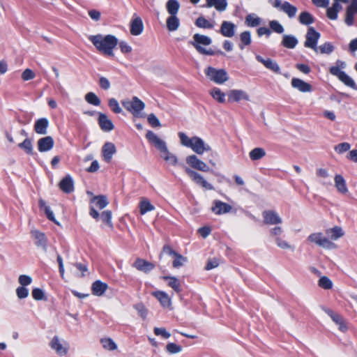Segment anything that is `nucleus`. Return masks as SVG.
Here are the masks:
<instances>
[{
    "label": "nucleus",
    "instance_id": "obj_19",
    "mask_svg": "<svg viewBox=\"0 0 357 357\" xmlns=\"http://www.w3.org/2000/svg\"><path fill=\"white\" fill-rule=\"evenodd\" d=\"M151 294L157 298L160 302L162 307L165 308H172V298L171 297L163 291H155Z\"/></svg>",
    "mask_w": 357,
    "mask_h": 357
},
{
    "label": "nucleus",
    "instance_id": "obj_46",
    "mask_svg": "<svg viewBox=\"0 0 357 357\" xmlns=\"http://www.w3.org/2000/svg\"><path fill=\"white\" fill-rule=\"evenodd\" d=\"M101 344L105 349L113 351L116 349L117 345L114 341L109 337H105L100 340Z\"/></svg>",
    "mask_w": 357,
    "mask_h": 357
},
{
    "label": "nucleus",
    "instance_id": "obj_2",
    "mask_svg": "<svg viewBox=\"0 0 357 357\" xmlns=\"http://www.w3.org/2000/svg\"><path fill=\"white\" fill-rule=\"evenodd\" d=\"M192 39V40L190 41V44L192 45L196 49V50L201 54L208 56H213L215 54H224V53L220 50L215 52L211 48L206 49L202 46H207L211 44L212 40L210 37L207 36L202 35L199 33H195L193 36Z\"/></svg>",
    "mask_w": 357,
    "mask_h": 357
},
{
    "label": "nucleus",
    "instance_id": "obj_21",
    "mask_svg": "<svg viewBox=\"0 0 357 357\" xmlns=\"http://www.w3.org/2000/svg\"><path fill=\"white\" fill-rule=\"evenodd\" d=\"M37 145L40 152H47L53 148L54 141L51 136H47L39 139Z\"/></svg>",
    "mask_w": 357,
    "mask_h": 357
},
{
    "label": "nucleus",
    "instance_id": "obj_11",
    "mask_svg": "<svg viewBox=\"0 0 357 357\" xmlns=\"http://www.w3.org/2000/svg\"><path fill=\"white\" fill-rule=\"evenodd\" d=\"M186 163L192 168L204 172L210 171L209 167L206 162L200 160L196 155H190L186 157Z\"/></svg>",
    "mask_w": 357,
    "mask_h": 357
},
{
    "label": "nucleus",
    "instance_id": "obj_5",
    "mask_svg": "<svg viewBox=\"0 0 357 357\" xmlns=\"http://www.w3.org/2000/svg\"><path fill=\"white\" fill-rule=\"evenodd\" d=\"M205 74L210 80L218 84H222L229 79L228 74L225 69L209 66L205 70Z\"/></svg>",
    "mask_w": 357,
    "mask_h": 357
},
{
    "label": "nucleus",
    "instance_id": "obj_10",
    "mask_svg": "<svg viewBox=\"0 0 357 357\" xmlns=\"http://www.w3.org/2000/svg\"><path fill=\"white\" fill-rule=\"evenodd\" d=\"M161 255H167L172 257L174 259L173 266L174 267L183 266L185 265V262L187 261L186 257L174 251L168 245H164Z\"/></svg>",
    "mask_w": 357,
    "mask_h": 357
},
{
    "label": "nucleus",
    "instance_id": "obj_30",
    "mask_svg": "<svg viewBox=\"0 0 357 357\" xmlns=\"http://www.w3.org/2000/svg\"><path fill=\"white\" fill-rule=\"evenodd\" d=\"M31 234L36 239V245L45 251L47 250V238L45 234L34 230L31 231Z\"/></svg>",
    "mask_w": 357,
    "mask_h": 357
},
{
    "label": "nucleus",
    "instance_id": "obj_8",
    "mask_svg": "<svg viewBox=\"0 0 357 357\" xmlns=\"http://www.w3.org/2000/svg\"><path fill=\"white\" fill-rule=\"evenodd\" d=\"M307 241L328 250H334L337 248L336 244L331 241L321 232L311 234L308 236Z\"/></svg>",
    "mask_w": 357,
    "mask_h": 357
},
{
    "label": "nucleus",
    "instance_id": "obj_18",
    "mask_svg": "<svg viewBox=\"0 0 357 357\" xmlns=\"http://www.w3.org/2000/svg\"><path fill=\"white\" fill-rule=\"evenodd\" d=\"M228 100L231 102H239L241 100H250L249 95L243 90L232 89L227 93Z\"/></svg>",
    "mask_w": 357,
    "mask_h": 357
},
{
    "label": "nucleus",
    "instance_id": "obj_52",
    "mask_svg": "<svg viewBox=\"0 0 357 357\" xmlns=\"http://www.w3.org/2000/svg\"><path fill=\"white\" fill-rule=\"evenodd\" d=\"M334 50V46L328 42L324 43L323 45L318 46V52L321 54H330Z\"/></svg>",
    "mask_w": 357,
    "mask_h": 357
},
{
    "label": "nucleus",
    "instance_id": "obj_42",
    "mask_svg": "<svg viewBox=\"0 0 357 357\" xmlns=\"http://www.w3.org/2000/svg\"><path fill=\"white\" fill-rule=\"evenodd\" d=\"M261 22L260 17L257 16L255 14H249L245 17V23L248 26L255 27L259 25Z\"/></svg>",
    "mask_w": 357,
    "mask_h": 357
},
{
    "label": "nucleus",
    "instance_id": "obj_28",
    "mask_svg": "<svg viewBox=\"0 0 357 357\" xmlns=\"http://www.w3.org/2000/svg\"><path fill=\"white\" fill-rule=\"evenodd\" d=\"M291 86L303 93L312 91V86L310 84L298 78H293L291 79Z\"/></svg>",
    "mask_w": 357,
    "mask_h": 357
},
{
    "label": "nucleus",
    "instance_id": "obj_24",
    "mask_svg": "<svg viewBox=\"0 0 357 357\" xmlns=\"http://www.w3.org/2000/svg\"><path fill=\"white\" fill-rule=\"evenodd\" d=\"M256 59L259 63H261L262 64H264L266 68L272 70L273 72H274L275 73H278V74L281 73L280 68L276 61H275L271 59H264L260 55H256Z\"/></svg>",
    "mask_w": 357,
    "mask_h": 357
},
{
    "label": "nucleus",
    "instance_id": "obj_53",
    "mask_svg": "<svg viewBox=\"0 0 357 357\" xmlns=\"http://www.w3.org/2000/svg\"><path fill=\"white\" fill-rule=\"evenodd\" d=\"M100 219L108 227L113 228V224L112 222V212L110 211H104L100 215Z\"/></svg>",
    "mask_w": 357,
    "mask_h": 357
},
{
    "label": "nucleus",
    "instance_id": "obj_3",
    "mask_svg": "<svg viewBox=\"0 0 357 357\" xmlns=\"http://www.w3.org/2000/svg\"><path fill=\"white\" fill-rule=\"evenodd\" d=\"M146 138L159 151L160 158L165 162L174 154L169 151L167 143L153 131L149 130L146 134Z\"/></svg>",
    "mask_w": 357,
    "mask_h": 357
},
{
    "label": "nucleus",
    "instance_id": "obj_25",
    "mask_svg": "<svg viewBox=\"0 0 357 357\" xmlns=\"http://www.w3.org/2000/svg\"><path fill=\"white\" fill-rule=\"evenodd\" d=\"M98 121L101 130L105 132L112 131L114 128L112 121L103 113H99Z\"/></svg>",
    "mask_w": 357,
    "mask_h": 357
},
{
    "label": "nucleus",
    "instance_id": "obj_60",
    "mask_svg": "<svg viewBox=\"0 0 357 357\" xmlns=\"http://www.w3.org/2000/svg\"><path fill=\"white\" fill-rule=\"evenodd\" d=\"M32 296L35 300L41 301L45 298L43 291L40 288H35L32 291Z\"/></svg>",
    "mask_w": 357,
    "mask_h": 357
},
{
    "label": "nucleus",
    "instance_id": "obj_48",
    "mask_svg": "<svg viewBox=\"0 0 357 357\" xmlns=\"http://www.w3.org/2000/svg\"><path fill=\"white\" fill-rule=\"evenodd\" d=\"M319 286L324 289H331L333 288V282L326 276H321L318 281Z\"/></svg>",
    "mask_w": 357,
    "mask_h": 357
},
{
    "label": "nucleus",
    "instance_id": "obj_22",
    "mask_svg": "<svg viewBox=\"0 0 357 357\" xmlns=\"http://www.w3.org/2000/svg\"><path fill=\"white\" fill-rule=\"evenodd\" d=\"M143 30L144 24L141 17L134 15L130 22V33L133 36H139L142 33Z\"/></svg>",
    "mask_w": 357,
    "mask_h": 357
},
{
    "label": "nucleus",
    "instance_id": "obj_34",
    "mask_svg": "<svg viewBox=\"0 0 357 357\" xmlns=\"http://www.w3.org/2000/svg\"><path fill=\"white\" fill-rule=\"evenodd\" d=\"M335 185L339 192L346 194L348 192L345 179L342 176L337 174L334 178Z\"/></svg>",
    "mask_w": 357,
    "mask_h": 357
},
{
    "label": "nucleus",
    "instance_id": "obj_35",
    "mask_svg": "<svg viewBox=\"0 0 357 357\" xmlns=\"http://www.w3.org/2000/svg\"><path fill=\"white\" fill-rule=\"evenodd\" d=\"M326 234L331 240L333 241L337 240L344 234L342 229L339 226H335L333 228L326 229Z\"/></svg>",
    "mask_w": 357,
    "mask_h": 357
},
{
    "label": "nucleus",
    "instance_id": "obj_61",
    "mask_svg": "<svg viewBox=\"0 0 357 357\" xmlns=\"http://www.w3.org/2000/svg\"><path fill=\"white\" fill-rule=\"evenodd\" d=\"M351 146L349 143L343 142L340 143L335 147V150L338 153H343L349 150Z\"/></svg>",
    "mask_w": 357,
    "mask_h": 357
},
{
    "label": "nucleus",
    "instance_id": "obj_41",
    "mask_svg": "<svg viewBox=\"0 0 357 357\" xmlns=\"http://www.w3.org/2000/svg\"><path fill=\"white\" fill-rule=\"evenodd\" d=\"M210 94L218 102L224 103L225 102V94L219 88L214 87L212 89Z\"/></svg>",
    "mask_w": 357,
    "mask_h": 357
},
{
    "label": "nucleus",
    "instance_id": "obj_1",
    "mask_svg": "<svg viewBox=\"0 0 357 357\" xmlns=\"http://www.w3.org/2000/svg\"><path fill=\"white\" fill-rule=\"evenodd\" d=\"M88 38L100 53L106 56H114V49L118 45V39L114 36L97 34L91 35Z\"/></svg>",
    "mask_w": 357,
    "mask_h": 357
},
{
    "label": "nucleus",
    "instance_id": "obj_43",
    "mask_svg": "<svg viewBox=\"0 0 357 357\" xmlns=\"http://www.w3.org/2000/svg\"><path fill=\"white\" fill-rule=\"evenodd\" d=\"M18 146L24 150L26 153L29 155L33 154V148L31 139L26 138L22 143L18 144Z\"/></svg>",
    "mask_w": 357,
    "mask_h": 357
},
{
    "label": "nucleus",
    "instance_id": "obj_7",
    "mask_svg": "<svg viewBox=\"0 0 357 357\" xmlns=\"http://www.w3.org/2000/svg\"><path fill=\"white\" fill-rule=\"evenodd\" d=\"M268 2L273 8L283 12L289 18H294L298 11L297 8L291 5L288 1H282L281 0H268Z\"/></svg>",
    "mask_w": 357,
    "mask_h": 357
},
{
    "label": "nucleus",
    "instance_id": "obj_20",
    "mask_svg": "<svg viewBox=\"0 0 357 357\" xmlns=\"http://www.w3.org/2000/svg\"><path fill=\"white\" fill-rule=\"evenodd\" d=\"M236 26L231 22L223 21L222 22L220 33L225 37L232 38L235 36Z\"/></svg>",
    "mask_w": 357,
    "mask_h": 357
},
{
    "label": "nucleus",
    "instance_id": "obj_63",
    "mask_svg": "<svg viewBox=\"0 0 357 357\" xmlns=\"http://www.w3.org/2000/svg\"><path fill=\"white\" fill-rule=\"evenodd\" d=\"M154 333L158 336H162L165 339H168L171 334L166 331L164 328H155Z\"/></svg>",
    "mask_w": 357,
    "mask_h": 357
},
{
    "label": "nucleus",
    "instance_id": "obj_64",
    "mask_svg": "<svg viewBox=\"0 0 357 357\" xmlns=\"http://www.w3.org/2000/svg\"><path fill=\"white\" fill-rule=\"evenodd\" d=\"M151 264L142 259H137L133 264L134 268H149Z\"/></svg>",
    "mask_w": 357,
    "mask_h": 357
},
{
    "label": "nucleus",
    "instance_id": "obj_49",
    "mask_svg": "<svg viewBox=\"0 0 357 357\" xmlns=\"http://www.w3.org/2000/svg\"><path fill=\"white\" fill-rule=\"evenodd\" d=\"M195 24L197 26L204 29H212L214 26L213 23L208 22L204 17H199L195 21Z\"/></svg>",
    "mask_w": 357,
    "mask_h": 357
},
{
    "label": "nucleus",
    "instance_id": "obj_51",
    "mask_svg": "<svg viewBox=\"0 0 357 357\" xmlns=\"http://www.w3.org/2000/svg\"><path fill=\"white\" fill-rule=\"evenodd\" d=\"M108 105L111 110L115 114H120L123 112L116 99L112 98L108 100Z\"/></svg>",
    "mask_w": 357,
    "mask_h": 357
},
{
    "label": "nucleus",
    "instance_id": "obj_27",
    "mask_svg": "<svg viewBox=\"0 0 357 357\" xmlns=\"http://www.w3.org/2000/svg\"><path fill=\"white\" fill-rule=\"evenodd\" d=\"M60 189L66 192L70 193L74 190V182L70 175L66 176L59 183Z\"/></svg>",
    "mask_w": 357,
    "mask_h": 357
},
{
    "label": "nucleus",
    "instance_id": "obj_26",
    "mask_svg": "<svg viewBox=\"0 0 357 357\" xmlns=\"http://www.w3.org/2000/svg\"><path fill=\"white\" fill-rule=\"evenodd\" d=\"M49 126V121L47 118H40L36 121L34 124V131L38 135H46L47 128Z\"/></svg>",
    "mask_w": 357,
    "mask_h": 357
},
{
    "label": "nucleus",
    "instance_id": "obj_38",
    "mask_svg": "<svg viewBox=\"0 0 357 357\" xmlns=\"http://www.w3.org/2000/svg\"><path fill=\"white\" fill-rule=\"evenodd\" d=\"M155 207L146 198H142L139 202V211L141 215L152 211Z\"/></svg>",
    "mask_w": 357,
    "mask_h": 357
},
{
    "label": "nucleus",
    "instance_id": "obj_57",
    "mask_svg": "<svg viewBox=\"0 0 357 357\" xmlns=\"http://www.w3.org/2000/svg\"><path fill=\"white\" fill-rule=\"evenodd\" d=\"M355 15H356L349 9H346L344 22L347 26H351L354 25Z\"/></svg>",
    "mask_w": 357,
    "mask_h": 357
},
{
    "label": "nucleus",
    "instance_id": "obj_62",
    "mask_svg": "<svg viewBox=\"0 0 357 357\" xmlns=\"http://www.w3.org/2000/svg\"><path fill=\"white\" fill-rule=\"evenodd\" d=\"M29 294V290L24 287H20L16 289V294L20 299L26 298Z\"/></svg>",
    "mask_w": 357,
    "mask_h": 357
},
{
    "label": "nucleus",
    "instance_id": "obj_13",
    "mask_svg": "<svg viewBox=\"0 0 357 357\" xmlns=\"http://www.w3.org/2000/svg\"><path fill=\"white\" fill-rule=\"evenodd\" d=\"M324 312L331 318L333 321L338 326V329L345 333L348 330L347 324L342 315L330 309H324Z\"/></svg>",
    "mask_w": 357,
    "mask_h": 357
},
{
    "label": "nucleus",
    "instance_id": "obj_23",
    "mask_svg": "<svg viewBox=\"0 0 357 357\" xmlns=\"http://www.w3.org/2000/svg\"><path fill=\"white\" fill-rule=\"evenodd\" d=\"M116 152L115 145L112 142H106L102 148V155L105 162H109Z\"/></svg>",
    "mask_w": 357,
    "mask_h": 357
},
{
    "label": "nucleus",
    "instance_id": "obj_31",
    "mask_svg": "<svg viewBox=\"0 0 357 357\" xmlns=\"http://www.w3.org/2000/svg\"><path fill=\"white\" fill-rule=\"evenodd\" d=\"M107 285L106 283L102 282L100 280H96L92 284L91 290L93 295L100 296L107 289Z\"/></svg>",
    "mask_w": 357,
    "mask_h": 357
},
{
    "label": "nucleus",
    "instance_id": "obj_40",
    "mask_svg": "<svg viewBox=\"0 0 357 357\" xmlns=\"http://www.w3.org/2000/svg\"><path fill=\"white\" fill-rule=\"evenodd\" d=\"M298 21L301 24L310 25L314 22V18L309 12L304 11L301 13Z\"/></svg>",
    "mask_w": 357,
    "mask_h": 357
},
{
    "label": "nucleus",
    "instance_id": "obj_12",
    "mask_svg": "<svg viewBox=\"0 0 357 357\" xmlns=\"http://www.w3.org/2000/svg\"><path fill=\"white\" fill-rule=\"evenodd\" d=\"M190 149L197 154L202 155L205 151L211 150V147L200 137L197 136L192 137V143Z\"/></svg>",
    "mask_w": 357,
    "mask_h": 357
},
{
    "label": "nucleus",
    "instance_id": "obj_14",
    "mask_svg": "<svg viewBox=\"0 0 357 357\" xmlns=\"http://www.w3.org/2000/svg\"><path fill=\"white\" fill-rule=\"evenodd\" d=\"M185 171L197 185H199L207 190L214 189L213 186L208 183L200 174L192 170L189 167H185Z\"/></svg>",
    "mask_w": 357,
    "mask_h": 357
},
{
    "label": "nucleus",
    "instance_id": "obj_44",
    "mask_svg": "<svg viewBox=\"0 0 357 357\" xmlns=\"http://www.w3.org/2000/svg\"><path fill=\"white\" fill-rule=\"evenodd\" d=\"M241 44L239 47L243 50L245 46H248L251 43V33L248 31L242 32L240 35Z\"/></svg>",
    "mask_w": 357,
    "mask_h": 357
},
{
    "label": "nucleus",
    "instance_id": "obj_58",
    "mask_svg": "<svg viewBox=\"0 0 357 357\" xmlns=\"http://www.w3.org/2000/svg\"><path fill=\"white\" fill-rule=\"evenodd\" d=\"M147 121L149 123L153 128L161 126L159 119L154 114H150L147 117Z\"/></svg>",
    "mask_w": 357,
    "mask_h": 357
},
{
    "label": "nucleus",
    "instance_id": "obj_37",
    "mask_svg": "<svg viewBox=\"0 0 357 357\" xmlns=\"http://www.w3.org/2000/svg\"><path fill=\"white\" fill-rule=\"evenodd\" d=\"M166 8L170 15H176L180 8V3L177 0H168Z\"/></svg>",
    "mask_w": 357,
    "mask_h": 357
},
{
    "label": "nucleus",
    "instance_id": "obj_47",
    "mask_svg": "<svg viewBox=\"0 0 357 357\" xmlns=\"http://www.w3.org/2000/svg\"><path fill=\"white\" fill-rule=\"evenodd\" d=\"M85 100L94 106H99L101 103L100 99L93 92H89L85 95Z\"/></svg>",
    "mask_w": 357,
    "mask_h": 357
},
{
    "label": "nucleus",
    "instance_id": "obj_32",
    "mask_svg": "<svg viewBox=\"0 0 357 357\" xmlns=\"http://www.w3.org/2000/svg\"><path fill=\"white\" fill-rule=\"evenodd\" d=\"M206 7H214L217 10L221 12L225 10L227 6V0H206Z\"/></svg>",
    "mask_w": 357,
    "mask_h": 357
},
{
    "label": "nucleus",
    "instance_id": "obj_36",
    "mask_svg": "<svg viewBox=\"0 0 357 357\" xmlns=\"http://www.w3.org/2000/svg\"><path fill=\"white\" fill-rule=\"evenodd\" d=\"M162 279L167 281V285L173 289L176 293L181 291V282L175 277L163 276Z\"/></svg>",
    "mask_w": 357,
    "mask_h": 357
},
{
    "label": "nucleus",
    "instance_id": "obj_33",
    "mask_svg": "<svg viewBox=\"0 0 357 357\" xmlns=\"http://www.w3.org/2000/svg\"><path fill=\"white\" fill-rule=\"evenodd\" d=\"M298 43V39L293 35H283L282 45L288 49H294Z\"/></svg>",
    "mask_w": 357,
    "mask_h": 357
},
{
    "label": "nucleus",
    "instance_id": "obj_15",
    "mask_svg": "<svg viewBox=\"0 0 357 357\" xmlns=\"http://www.w3.org/2000/svg\"><path fill=\"white\" fill-rule=\"evenodd\" d=\"M50 347L59 356H65L69 349V344L65 341H61L59 337H54L50 342Z\"/></svg>",
    "mask_w": 357,
    "mask_h": 357
},
{
    "label": "nucleus",
    "instance_id": "obj_50",
    "mask_svg": "<svg viewBox=\"0 0 357 357\" xmlns=\"http://www.w3.org/2000/svg\"><path fill=\"white\" fill-rule=\"evenodd\" d=\"M166 351L170 354H176L183 351V347L176 343L170 342L166 345Z\"/></svg>",
    "mask_w": 357,
    "mask_h": 357
},
{
    "label": "nucleus",
    "instance_id": "obj_29",
    "mask_svg": "<svg viewBox=\"0 0 357 357\" xmlns=\"http://www.w3.org/2000/svg\"><path fill=\"white\" fill-rule=\"evenodd\" d=\"M334 70V76H336L346 86H349L353 89L357 90V86L351 77H350L345 73H338L336 70Z\"/></svg>",
    "mask_w": 357,
    "mask_h": 357
},
{
    "label": "nucleus",
    "instance_id": "obj_4",
    "mask_svg": "<svg viewBox=\"0 0 357 357\" xmlns=\"http://www.w3.org/2000/svg\"><path fill=\"white\" fill-rule=\"evenodd\" d=\"M121 104L134 116H139L140 112L145 108L144 102L137 96H133L132 99H123L121 100Z\"/></svg>",
    "mask_w": 357,
    "mask_h": 357
},
{
    "label": "nucleus",
    "instance_id": "obj_55",
    "mask_svg": "<svg viewBox=\"0 0 357 357\" xmlns=\"http://www.w3.org/2000/svg\"><path fill=\"white\" fill-rule=\"evenodd\" d=\"M271 31L277 33H282L284 31L283 26L277 20H271L269 22Z\"/></svg>",
    "mask_w": 357,
    "mask_h": 357
},
{
    "label": "nucleus",
    "instance_id": "obj_9",
    "mask_svg": "<svg viewBox=\"0 0 357 357\" xmlns=\"http://www.w3.org/2000/svg\"><path fill=\"white\" fill-rule=\"evenodd\" d=\"M320 33L317 31L314 27L310 26L307 29V33L305 35V41L304 46L307 48L313 50L315 52H318V40L320 38Z\"/></svg>",
    "mask_w": 357,
    "mask_h": 357
},
{
    "label": "nucleus",
    "instance_id": "obj_56",
    "mask_svg": "<svg viewBox=\"0 0 357 357\" xmlns=\"http://www.w3.org/2000/svg\"><path fill=\"white\" fill-rule=\"evenodd\" d=\"M347 66V64L344 61H341V60H337L335 63V66H332L331 67L329 71H330V73L333 75H334V70H336L337 72L338 73H344V71L342 70V69H344Z\"/></svg>",
    "mask_w": 357,
    "mask_h": 357
},
{
    "label": "nucleus",
    "instance_id": "obj_16",
    "mask_svg": "<svg viewBox=\"0 0 357 357\" xmlns=\"http://www.w3.org/2000/svg\"><path fill=\"white\" fill-rule=\"evenodd\" d=\"M264 222L266 225H279L282 222L281 217L278 213L272 210L264 211L262 213Z\"/></svg>",
    "mask_w": 357,
    "mask_h": 357
},
{
    "label": "nucleus",
    "instance_id": "obj_45",
    "mask_svg": "<svg viewBox=\"0 0 357 357\" xmlns=\"http://www.w3.org/2000/svg\"><path fill=\"white\" fill-rule=\"evenodd\" d=\"M266 155V152L262 148H255L249 153V156L252 160H257L262 158Z\"/></svg>",
    "mask_w": 357,
    "mask_h": 357
},
{
    "label": "nucleus",
    "instance_id": "obj_54",
    "mask_svg": "<svg viewBox=\"0 0 357 357\" xmlns=\"http://www.w3.org/2000/svg\"><path fill=\"white\" fill-rule=\"evenodd\" d=\"M178 135L180 139V142L181 145L188 148H190L191 144L192 143V137H188V136L183 132H178Z\"/></svg>",
    "mask_w": 357,
    "mask_h": 357
},
{
    "label": "nucleus",
    "instance_id": "obj_39",
    "mask_svg": "<svg viewBox=\"0 0 357 357\" xmlns=\"http://www.w3.org/2000/svg\"><path fill=\"white\" fill-rule=\"evenodd\" d=\"M180 25L179 19L176 15H170L167 19V27L169 31H174L178 29Z\"/></svg>",
    "mask_w": 357,
    "mask_h": 357
},
{
    "label": "nucleus",
    "instance_id": "obj_59",
    "mask_svg": "<svg viewBox=\"0 0 357 357\" xmlns=\"http://www.w3.org/2000/svg\"><path fill=\"white\" fill-rule=\"evenodd\" d=\"M36 75L33 71L29 68L25 69L22 73V79L24 81H28L33 79Z\"/></svg>",
    "mask_w": 357,
    "mask_h": 357
},
{
    "label": "nucleus",
    "instance_id": "obj_6",
    "mask_svg": "<svg viewBox=\"0 0 357 357\" xmlns=\"http://www.w3.org/2000/svg\"><path fill=\"white\" fill-rule=\"evenodd\" d=\"M91 204L89 214L93 218L98 220L100 214L95 208L99 210L103 209L108 205L109 202L106 196L99 195L93 197L91 199Z\"/></svg>",
    "mask_w": 357,
    "mask_h": 357
},
{
    "label": "nucleus",
    "instance_id": "obj_17",
    "mask_svg": "<svg viewBox=\"0 0 357 357\" xmlns=\"http://www.w3.org/2000/svg\"><path fill=\"white\" fill-rule=\"evenodd\" d=\"M232 209V206L220 200H214L211 211L216 215H222L229 213Z\"/></svg>",
    "mask_w": 357,
    "mask_h": 357
}]
</instances>
